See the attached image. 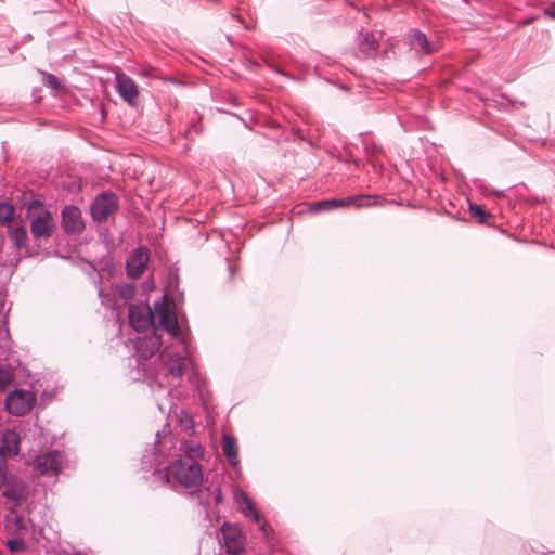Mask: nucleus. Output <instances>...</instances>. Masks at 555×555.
I'll use <instances>...</instances> for the list:
<instances>
[{
	"instance_id": "1",
	"label": "nucleus",
	"mask_w": 555,
	"mask_h": 555,
	"mask_svg": "<svg viewBox=\"0 0 555 555\" xmlns=\"http://www.w3.org/2000/svg\"><path fill=\"white\" fill-rule=\"evenodd\" d=\"M205 449L194 439H182L179 442L177 459L168 466L167 476L193 492L203 481V470L198 463L204 457Z\"/></svg>"
},
{
	"instance_id": "2",
	"label": "nucleus",
	"mask_w": 555,
	"mask_h": 555,
	"mask_svg": "<svg viewBox=\"0 0 555 555\" xmlns=\"http://www.w3.org/2000/svg\"><path fill=\"white\" fill-rule=\"evenodd\" d=\"M26 218L30 219V232L35 240H47L52 235L53 216L40 201L34 199L27 205Z\"/></svg>"
},
{
	"instance_id": "3",
	"label": "nucleus",
	"mask_w": 555,
	"mask_h": 555,
	"mask_svg": "<svg viewBox=\"0 0 555 555\" xmlns=\"http://www.w3.org/2000/svg\"><path fill=\"white\" fill-rule=\"evenodd\" d=\"M36 403V395L31 391L15 389L8 393L4 399L7 411L14 416L28 414Z\"/></svg>"
},
{
	"instance_id": "4",
	"label": "nucleus",
	"mask_w": 555,
	"mask_h": 555,
	"mask_svg": "<svg viewBox=\"0 0 555 555\" xmlns=\"http://www.w3.org/2000/svg\"><path fill=\"white\" fill-rule=\"evenodd\" d=\"M186 354L185 347H183L181 353L169 348L164 349L159 354V361L165 375L172 378V380H179L186 367Z\"/></svg>"
},
{
	"instance_id": "5",
	"label": "nucleus",
	"mask_w": 555,
	"mask_h": 555,
	"mask_svg": "<svg viewBox=\"0 0 555 555\" xmlns=\"http://www.w3.org/2000/svg\"><path fill=\"white\" fill-rule=\"evenodd\" d=\"M384 201H378L376 196L371 195H357L348 196L339 199H324L320 201L312 206L313 211L328 210L339 206H348L354 203L359 207H370L374 205H382Z\"/></svg>"
},
{
	"instance_id": "6",
	"label": "nucleus",
	"mask_w": 555,
	"mask_h": 555,
	"mask_svg": "<svg viewBox=\"0 0 555 555\" xmlns=\"http://www.w3.org/2000/svg\"><path fill=\"white\" fill-rule=\"evenodd\" d=\"M118 209L117 197L109 192L101 193L91 205V215L95 221H104Z\"/></svg>"
},
{
	"instance_id": "7",
	"label": "nucleus",
	"mask_w": 555,
	"mask_h": 555,
	"mask_svg": "<svg viewBox=\"0 0 555 555\" xmlns=\"http://www.w3.org/2000/svg\"><path fill=\"white\" fill-rule=\"evenodd\" d=\"M150 261V251L146 247L134 249L126 261L127 275L131 279L140 278L146 269Z\"/></svg>"
},
{
	"instance_id": "8",
	"label": "nucleus",
	"mask_w": 555,
	"mask_h": 555,
	"mask_svg": "<svg viewBox=\"0 0 555 555\" xmlns=\"http://www.w3.org/2000/svg\"><path fill=\"white\" fill-rule=\"evenodd\" d=\"M154 312L158 318L160 326L172 337L178 338L181 330L172 309L165 302H155Z\"/></svg>"
},
{
	"instance_id": "9",
	"label": "nucleus",
	"mask_w": 555,
	"mask_h": 555,
	"mask_svg": "<svg viewBox=\"0 0 555 555\" xmlns=\"http://www.w3.org/2000/svg\"><path fill=\"white\" fill-rule=\"evenodd\" d=\"M62 229L66 234H80L85 230L81 211L76 206H66L62 210Z\"/></svg>"
},
{
	"instance_id": "10",
	"label": "nucleus",
	"mask_w": 555,
	"mask_h": 555,
	"mask_svg": "<svg viewBox=\"0 0 555 555\" xmlns=\"http://www.w3.org/2000/svg\"><path fill=\"white\" fill-rule=\"evenodd\" d=\"M27 485L22 478L15 475H10V477H8L2 494L8 500L12 501L15 507L20 506L27 500Z\"/></svg>"
},
{
	"instance_id": "11",
	"label": "nucleus",
	"mask_w": 555,
	"mask_h": 555,
	"mask_svg": "<svg viewBox=\"0 0 555 555\" xmlns=\"http://www.w3.org/2000/svg\"><path fill=\"white\" fill-rule=\"evenodd\" d=\"M221 533L228 554L242 555L244 553L243 535L236 526L224 524L221 527Z\"/></svg>"
},
{
	"instance_id": "12",
	"label": "nucleus",
	"mask_w": 555,
	"mask_h": 555,
	"mask_svg": "<svg viewBox=\"0 0 555 555\" xmlns=\"http://www.w3.org/2000/svg\"><path fill=\"white\" fill-rule=\"evenodd\" d=\"M62 454L59 451H51L36 456L34 460L35 469L41 475H54L61 470Z\"/></svg>"
},
{
	"instance_id": "13",
	"label": "nucleus",
	"mask_w": 555,
	"mask_h": 555,
	"mask_svg": "<svg viewBox=\"0 0 555 555\" xmlns=\"http://www.w3.org/2000/svg\"><path fill=\"white\" fill-rule=\"evenodd\" d=\"M129 323L138 332L146 330L154 318L147 305H134L129 308Z\"/></svg>"
},
{
	"instance_id": "14",
	"label": "nucleus",
	"mask_w": 555,
	"mask_h": 555,
	"mask_svg": "<svg viewBox=\"0 0 555 555\" xmlns=\"http://www.w3.org/2000/svg\"><path fill=\"white\" fill-rule=\"evenodd\" d=\"M135 353L140 360L153 357L162 347V338L153 333L138 338L134 343Z\"/></svg>"
},
{
	"instance_id": "15",
	"label": "nucleus",
	"mask_w": 555,
	"mask_h": 555,
	"mask_svg": "<svg viewBox=\"0 0 555 555\" xmlns=\"http://www.w3.org/2000/svg\"><path fill=\"white\" fill-rule=\"evenodd\" d=\"M115 79L120 98L128 104L134 105L139 96V89L134 80L122 73L116 74Z\"/></svg>"
},
{
	"instance_id": "16",
	"label": "nucleus",
	"mask_w": 555,
	"mask_h": 555,
	"mask_svg": "<svg viewBox=\"0 0 555 555\" xmlns=\"http://www.w3.org/2000/svg\"><path fill=\"white\" fill-rule=\"evenodd\" d=\"M21 437L15 429H5L0 438V455L14 457L20 451Z\"/></svg>"
},
{
	"instance_id": "17",
	"label": "nucleus",
	"mask_w": 555,
	"mask_h": 555,
	"mask_svg": "<svg viewBox=\"0 0 555 555\" xmlns=\"http://www.w3.org/2000/svg\"><path fill=\"white\" fill-rule=\"evenodd\" d=\"M410 43L412 48L420 49L425 54H431L437 49L436 46L427 39L426 35L417 29L411 30Z\"/></svg>"
},
{
	"instance_id": "18",
	"label": "nucleus",
	"mask_w": 555,
	"mask_h": 555,
	"mask_svg": "<svg viewBox=\"0 0 555 555\" xmlns=\"http://www.w3.org/2000/svg\"><path fill=\"white\" fill-rule=\"evenodd\" d=\"M222 451L232 466L238 464L236 439L229 435L222 436Z\"/></svg>"
},
{
	"instance_id": "19",
	"label": "nucleus",
	"mask_w": 555,
	"mask_h": 555,
	"mask_svg": "<svg viewBox=\"0 0 555 555\" xmlns=\"http://www.w3.org/2000/svg\"><path fill=\"white\" fill-rule=\"evenodd\" d=\"M9 237L16 249L26 247L28 234L25 225H13L9 228Z\"/></svg>"
},
{
	"instance_id": "20",
	"label": "nucleus",
	"mask_w": 555,
	"mask_h": 555,
	"mask_svg": "<svg viewBox=\"0 0 555 555\" xmlns=\"http://www.w3.org/2000/svg\"><path fill=\"white\" fill-rule=\"evenodd\" d=\"M377 49L378 41L372 33L361 34L359 50L364 56H367Z\"/></svg>"
},
{
	"instance_id": "21",
	"label": "nucleus",
	"mask_w": 555,
	"mask_h": 555,
	"mask_svg": "<svg viewBox=\"0 0 555 555\" xmlns=\"http://www.w3.org/2000/svg\"><path fill=\"white\" fill-rule=\"evenodd\" d=\"M242 512L246 517L251 518L255 522L260 521V515H259L255 504L248 496L243 498Z\"/></svg>"
},
{
	"instance_id": "22",
	"label": "nucleus",
	"mask_w": 555,
	"mask_h": 555,
	"mask_svg": "<svg viewBox=\"0 0 555 555\" xmlns=\"http://www.w3.org/2000/svg\"><path fill=\"white\" fill-rule=\"evenodd\" d=\"M15 208L8 203H0V223L10 224L13 220Z\"/></svg>"
},
{
	"instance_id": "23",
	"label": "nucleus",
	"mask_w": 555,
	"mask_h": 555,
	"mask_svg": "<svg viewBox=\"0 0 555 555\" xmlns=\"http://www.w3.org/2000/svg\"><path fill=\"white\" fill-rule=\"evenodd\" d=\"M469 211L472 216L478 219L479 222L483 223L490 216L480 205L469 203Z\"/></svg>"
},
{
	"instance_id": "24",
	"label": "nucleus",
	"mask_w": 555,
	"mask_h": 555,
	"mask_svg": "<svg viewBox=\"0 0 555 555\" xmlns=\"http://www.w3.org/2000/svg\"><path fill=\"white\" fill-rule=\"evenodd\" d=\"M12 373L10 369L0 367V390L4 391L12 382Z\"/></svg>"
},
{
	"instance_id": "25",
	"label": "nucleus",
	"mask_w": 555,
	"mask_h": 555,
	"mask_svg": "<svg viewBox=\"0 0 555 555\" xmlns=\"http://www.w3.org/2000/svg\"><path fill=\"white\" fill-rule=\"evenodd\" d=\"M42 76H43V83L46 86H49L53 89H60L61 88V82L59 80V78L52 74H49V73H46V72H41Z\"/></svg>"
},
{
	"instance_id": "26",
	"label": "nucleus",
	"mask_w": 555,
	"mask_h": 555,
	"mask_svg": "<svg viewBox=\"0 0 555 555\" xmlns=\"http://www.w3.org/2000/svg\"><path fill=\"white\" fill-rule=\"evenodd\" d=\"M7 546L11 552H23L26 550V543L22 539L9 540Z\"/></svg>"
},
{
	"instance_id": "27",
	"label": "nucleus",
	"mask_w": 555,
	"mask_h": 555,
	"mask_svg": "<svg viewBox=\"0 0 555 555\" xmlns=\"http://www.w3.org/2000/svg\"><path fill=\"white\" fill-rule=\"evenodd\" d=\"M180 427L189 436H192L194 434V423H193V420L191 417L186 416V415H185V417H182L180 420Z\"/></svg>"
},
{
	"instance_id": "28",
	"label": "nucleus",
	"mask_w": 555,
	"mask_h": 555,
	"mask_svg": "<svg viewBox=\"0 0 555 555\" xmlns=\"http://www.w3.org/2000/svg\"><path fill=\"white\" fill-rule=\"evenodd\" d=\"M118 292H119L120 297L124 299H131V298H133V296L135 294L134 287L130 284L121 285L119 287Z\"/></svg>"
},
{
	"instance_id": "29",
	"label": "nucleus",
	"mask_w": 555,
	"mask_h": 555,
	"mask_svg": "<svg viewBox=\"0 0 555 555\" xmlns=\"http://www.w3.org/2000/svg\"><path fill=\"white\" fill-rule=\"evenodd\" d=\"M8 456L0 455V475L7 474V459Z\"/></svg>"
},
{
	"instance_id": "30",
	"label": "nucleus",
	"mask_w": 555,
	"mask_h": 555,
	"mask_svg": "<svg viewBox=\"0 0 555 555\" xmlns=\"http://www.w3.org/2000/svg\"><path fill=\"white\" fill-rule=\"evenodd\" d=\"M545 14L551 18H555V2H553L547 9H545Z\"/></svg>"
},
{
	"instance_id": "31",
	"label": "nucleus",
	"mask_w": 555,
	"mask_h": 555,
	"mask_svg": "<svg viewBox=\"0 0 555 555\" xmlns=\"http://www.w3.org/2000/svg\"><path fill=\"white\" fill-rule=\"evenodd\" d=\"M214 500H215V503L216 504H219L222 502V493L219 489H215L214 490Z\"/></svg>"
},
{
	"instance_id": "32",
	"label": "nucleus",
	"mask_w": 555,
	"mask_h": 555,
	"mask_svg": "<svg viewBox=\"0 0 555 555\" xmlns=\"http://www.w3.org/2000/svg\"><path fill=\"white\" fill-rule=\"evenodd\" d=\"M8 477H10L9 474H1L0 475V489L5 487V483H7V480H8Z\"/></svg>"
}]
</instances>
